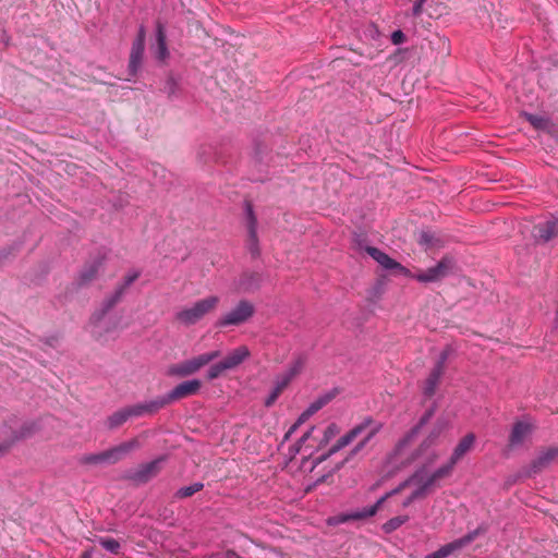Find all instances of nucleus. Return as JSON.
Returning <instances> with one entry per match:
<instances>
[{
  "instance_id": "obj_16",
  "label": "nucleus",
  "mask_w": 558,
  "mask_h": 558,
  "mask_svg": "<svg viewBox=\"0 0 558 558\" xmlns=\"http://www.w3.org/2000/svg\"><path fill=\"white\" fill-rule=\"evenodd\" d=\"M245 210L247 217V248L253 256L259 254L258 238H257V218L254 214L253 206L250 202L245 203Z\"/></svg>"
},
{
  "instance_id": "obj_41",
  "label": "nucleus",
  "mask_w": 558,
  "mask_h": 558,
  "mask_svg": "<svg viewBox=\"0 0 558 558\" xmlns=\"http://www.w3.org/2000/svg\"><path fill=\"white\" fill-rule=\"evenodd\" d=\"M527 119L535 128H542L544 125V119L541 117L530 114Z\"/></svg>"
},
{
  "instance_id": "obj_17",
  "label": "nucleus",
  "mask_w": 558,
  "mask_h": 558,
  "mask_svg": "<svg viewBox=\"0 0 558 558\" xmlns=\"http://www.w3.org/2000/svg\"><path fill=\"white\" fill-rule=\"evenodd\" d=\"M162 459H156L148 463L140 465L134 473L131 475V478L137 484H144L157 476V474L161 470Z\"/></svg>"
},
{
  "instance_id": "obj_40",
  "label": "nucleus",
  "mask_w": 558,
  "mask_h": 558,
  "mask_svg": "<svg viewBox=\"0 0 558 558\" xmlns=\"http://www.w3.org/2000/svg\"><path fill=\"white\" fill-rule=\"evenodd\" d=\"M391 40L395 45L402 44L404 41V34L401 31H396L391 35Z\"/></svg>"
},
{
  "instance_id": "obj_26",
  "label": "nucleus",
  "mask_w": 558,
  "mask_h": 558,
  "mask_svg": "<svg viewBox=\"0 0 558 558\" xmlns=\"http://www.w3.org/2000/svg\"><path fill=\"white\" fill-rule=\"evenodd\" d=\"M420 245L424 246L425 250L441 246V241L430 231H421L417 236Z\"/></svg>"
},
{
  "instance_id": "obj_30",
  "label": "nucleus",
  "mask_w": 558,
  "mask_h": 558,
  "mask_svg": "<svg viewBox=\"0 0 558 558\" xmlns=\"http://www.w3.org/2000/svg\"><path fill=\"white\" fill-rule=\"evenodd\" d=\"M409 521V515H397L385 522L381 526L383 531L390 534L398 530L401 525Z\"/></svg>"
},
{
  "instance_id": "obj_32",
  "label": "nucleus",
  "mask_w": 558,
  "mask_h": 558,
  "mask_svg": "<svg viewBox=\"0 0 558 558\" xmlns=\"http://www.w3.org/2000/svg\"><path fill=\"white\" fill-rule=\"evenodd\" d=\"M335 392H327L324 396L318 397L308 405L307 410L310 413L315 414L317 411L328 404L335 398Z\"/></svg>"
},
{
  "instance_id": "obj_3",
  "label": "nucleus",
  "mask_w": 558,
  "mask_h": 558,
  "mask_svg": "<svg viewBox=\"0 0 558 558\" xmlns=\"http://www.w3.org/2000/svg\"><path fill=\"white\" fill-rule=\"evenodd\" d=\"M220 303V298L209 295L195 302L192 306L178 312L175 318L179 323L191 326L198 323L206 315L214 312Z\"/></svg>"
},
{
  "instance_id": "obj_14",
  "label": "nucleus",
  "mask_w": 558,
  "mask_h": 558,
  "mask_svg": "<svg viewBox=\"0 0 558 558\" xmlns=\"http://www.w3.org/2000/svg\"><path fill=\"white\" fill-rule=\"evenodd\" d=\"M142 444L138 437H134L128 441L121 442L120 445L107 449V463H117L122 459L126 458L131 452L141 448Z\"/></svg>"
},
{
  "instance_id": "obj_33",
  "label": "nucleus",
  "mask_w": 558,
  "mask_h": 558,
  "mask_svg": "<svg viewBox=\"0 0 558 558\" xmlns=\"http://www.w3.org/2000/svg\"><path fill=\"white\" fill-rule=\"evenodd\" d=\"M104 315H105L104 310L98 311L92 316L90 322H89L90 332L95 337H98V338L101 337V335H102L101 323H102Z\"/></svg>"
},
{
  "instance_id": "obj_29",
  "label": "nucleus",
  "mask_w": 558,
  "mask_h": 558,
  "mask_svg": "<svg viewBox=\"0 0 558 558\" xmlns=\"http://www.w3.org/2000/svg\"><path fill=\"white\" fill-rule=\"evenodd\" d=\"M304 365H305V357L299 356L293 362V364L289 367V369L284 374L281 375V377L287 379L288 383H291V380L302 372Z\"/></svg>"
},
{
  "instance_id": "obj_24",
  "label": "nucleus",
  "mask_w": 558,
  "mask_h": 558,
  "mask_svg": "<svg viewBox=\"0 0 558 558\" xmlns=\"http://www.w3.org/2000/svg\"><path fill=\"white\" fill-rule=\"evenodd\" d=\"M366 252L369 256H372L379 265H381L385 269H398L404 270L403 266L389 257L386 253L381 252L377 247L368 246Z\"/></svg>"
},
{
  "instance_id": "obj_35",
  "label": "nucleus",
  "mask_w": 558,
  "mask_h": 558,
  "mask_svg": "<svg viewBox=\"0 0 558 558\" xmlns=\"http://www.w3.org/2000/svg\"><path fill=\"white\" fill-rule=\"evenodd\" d=\"M227 371H228V368L226 367L225 363L221 360L220 362L215 363L209 367V369L207 372V378L209 380L216 379Z\"/></svg>"
},
{
  "instance_id": "obj_8",
  "label": "nucleus",
  "mask_w": 558,
  "mask_h": 558,
  "mask_svg": "<svg viewBox=\"0 0 558 558\" xmlns=\"http://www.w3.org/2000/svg\"><path fill=\"white\" fill-rule=\"evenodd\" d=\"M35 432V423H25L19 429L7 424L0 426V454L7 452L16 441L31 437Z\"/></svg>"
},
{
  "instance_id": "obj_31",
  "label": "nucleus",
  "mask_w": 558,
  "mask_h": 558,
  "mask_svg": "<svg viewBox=\"0 0 558 558\" xmlns=\"http://www.w3.org/2000/svg\"><path fill=\"white\" fill-rule=\"evenodd\" d=\"M412 484L416 485L417 487L411 493V495L409 497H407L402 501V507L403 508L409 507L415 500L424 499L428 495V493L422 486L421 483H411L410 485H412Z\"/></svg>"
},
{
  "instance_id": "obj_21",
  "label": "nucleus",
  "mask_w": 558,
  "mask_h": 558,
  "mask_svg": "<svg viewBox=\"0 0 558 558\" xmlns=\"http://www.w3.org/2000/svg\"><path fill=\"white\" fill-rule=\"evenodd\" d=\"M532 426L523 421L515 422L509 436V447L517 448L523 445L531 434Z\"/></svg>"
},
{
  "instance_id": "obj_10",
  "label": "nucleus",
  "mask_w": 558,
  "mask_h": 558,
  "mask_svg": "<svg viewBox=\"0 0 558 558\" xmlns=\"http://www.w3.org/2000/svg\"><path fill=\"white\" fill-rule=\"evenodd\" d=\"M558 463V446L542 448L527 466L526 475L532 476Z\"/></svg>"
},
{
  "instance_id": "obj_45",
  "label": "nucleus",
  "mask_w": 558,
  "mask_h": 558,
  "mask_svg": "<svg viewBox=\"0 0 558 558\" xmlns=\"http://www.w3.org/2000/svg\"><path fill=\"white\" fill-rule=\"evenodd\" d=\"M81 558H89L87 553H84Z\"/></svg>"
},
{
  "instance_id": "obj_12",
  "label": "nucleus",
  "mask_w": 558,
  "mask_h": 558,
  "mask_svg": "<svg viewBox=\"0 0 558 558\" xmlns=\"http://www.w3.org/2000/svg\"><path fill=\"white\" fill-rule=\"evenodd\" d=\"M145 413H153L150 412L149 402L123 408L110 415L107 421V427L111 429L118 428L123 425L130 417L141 416Z\"/></svg>"
},
{
  "instance_id": "obj_5",
  "label": "nucleus",
  "mask_w": 558,
  "mask_h": 558,
  "mask_svg": "<svg viewBox=\"0 0 558 558\" xmlns=\"http://www.w3.org/2000/svg\"><path fill=\"white\" fill-rule=\"evenodd\" d=\"M435 413V408H430L425 412V414L420 418L417 425H415L396 446L393 452L390 454L389 460L393 464L407 465L410 464L416 456L411 454L409 457H404V450L410 445V442L416 437L420 433L421 428L432 418Z\"/></svg>"
},
{
  "instance_id": "obj_28",
  "label": "nucleus",
  "mask_w": 558,
  "mask_h": 558,
  "mask_svg": "<svg viewBox=\"0 0 558 558\" xmlns=\"http://www.w3.org/2000/svg\"><path fill=\"white\" fill-rule=\"evenodd\" d=\"M156 57L159 60H165L168 57V49L166 44V35L161 25L157 29V51Z\"/></svg>"
},
{
  "instance_id": "obj_43",
  "label": "nucleus",
  "mask_w": 558,
  "mask_h": 558,
  "mask_svg": "<svg viewBox=\"0 0 558 558\" xmlns=\"http://www.w3.org/2000/svg\"><path fill=\"white\" fill-rule=\"evenodd\" d=\"M300 425H296V422L290 427L288 433L286 434V438H289L291 434H293Z\"/></svg>"
},
{
  "instance_id": "obj_36",
  "label": "nucleus",
  "mask_w": 558,
  "mask_h": 558,
  "mask_svg": "<svg viewBox=\"0 0 558 558\" xmlns=\"http://www.w3.org/2000/svg\"><path fill=\"white\" fill-rule=\"evenodd\" d=\"M98 271V268L95 265H90L87 268H85L80 276V286L87 284L90 282Z\"/></svg>"
},
{
  "instance_id": "obj_18",
  "label": "nucleus",
  "mask_w": 558,
  "mask_h": 558,
  "mask_svg": "<svg viewBox=\"0 0 558 558\" xmlns=\"http://www.w3.org/2000/svg\"><path fill=\"white\" fill-rule=\"evenodd\" d=\"M140 276H141V271L140 270H131V271H129L123 277V279L117 284L112 295L109 299H107V308L116 305L117 303H119L122 300V298L124 296V294L128 291V289L131 287V284L136 279H138Z\"/></svg>"
},
{
  "instance_id": "obj_42",
  "label": "nucleus",
  "mask_w": 558,
  "mask_h": 558,
  "mask_svg": "<svg viewBox=\"0 0 558 558\" xmlns=\"http://www.w3.org/2000/svg\"><path fill=\"white\" fill-rule=\"evenodd\" d=\"M313 414L306 409L298 418L296 425H302L305 423Z\"/></svg>"
},
{
  "instance_id": "obj_27",
  "label": "nucleus",
  "mask_w": 558,
  "mask_h": 558,
  "mask_svg": "<svg viewBox=\"0 0 558 558\" xmlns=\"http://www.w3.org/2000/svg\"><path fill=\"white\" fill-rule=\"evenodd\" d=\"M289 384L290 383H288L287 379L279 376L276 379L274 389L271 390L270 395L268 396V398L265 401V405L271 407L276 402L278 397L282 393V391L289 386Z\"/></svg>"
},
{
  "instance_id": "obj_1",
  "label": "nucleus",
  "mask_w": 558,
  "mask_h": 558,
  "mask_svg": "<svg viewBox=\"0 0 558 558\" xmlns=\"http://www.w3.org/2000/svg\"><path fill=\"white\" fill-rule=\"evenodd\" d=\"M454 466L456 463H452V461L449 459V461L446 464L441 465L429 475H425L424 470H418L411 477L401 483L397 488L392 489L391 492L387 493L385 496L379 498L375 505L364 508L362 511H356L349 515H345L340 520V522H345L348 520H361L375 515L379 508L383 506V504L386 501V499L400 493L405 487L410 486L411 483H421L422 486L429 494L430 492L434 490L435 487L439 486L440 481L451 476Z\"/></svg>"
},
{
  "instance_id": "obj_6",
  "label": "nucleus",
  "mask_w": 558,
  "mask_h": 558,
  "mask_svg": "<svg viewBox=\"0 0 558 558\" xmlns=\"http://www.w3.org/2000/svg\"><path fill=\"white\" fill-rule=\"evenodd\" d=\"M255 314V306L248 300H241L236 305L221 315L216 322V327L240 326L247 323Z\"/></svg>"
},
{
  "instance_id": "obj_7",
  "label": "nucleus",
  "mask_w": 558,
  "mask_h": 558,
  "mask_svg": "<svg viewBox=\"0 0 558 558\" xmlns=\"http://www.w3.org/2000/svg\"><path fill=\"white\" fill-rule=\"evenodd\" d=\"M453 259L449 256H444L437 265L426 270L417 269L411 277L422 283L437 282L448 277L453 271Z\"/></svg>"
},
{
  "instance_id": "obj_37",
  "label": "nucleus",
  "mask_w": 558,
  "mask_h": 558,
  "mask_svg": "<svg viewBox=\"0 0 558 558\" xmlns=\"http://www.w3.org/2000/svg\"><path fill=\"white\" fill-rule=\"evenodd\" d=\"M106 546H107V551H110L113 555L120 554L121 544L118 541L107 537Z\"/></svg>"
},
{
  "instance_id": "obj_9",
  "label": "nucleus",
  "mask_w": 558,
  "mask_h": 558,
  "mask_svg": "<svg viewBox=\"0 0 558 558\" xmlns=\"http://www.w3.org/2000/svg\"><path fill=\"white\" fill-rule=\"evenodd\" d=\"M220 356V351H211L185 360L171 367L170 373L175 376L186 377L195 374L202 367Z\"/></svg>"
},
{
  "instance_id": "obj_4",
  "label": "nucleus",
  "mask_w": 558,
  "mask_h": 558,
  "mask_svg": "<svg viewBox=\"0 0 558 558\" xmlns=\"http://www.w3.org/2000/svg\"><path fill=\"white\" fill-rule=\"evenodd\" d=\"M202 387L198 379L186 380L175 386L169 393L149 401L150 412H157L168 404L196 395Z\"/></svg>"
},
{
  "instance_id": "obj_11",
  "label": "nucleus",
  "mask_w": 558,
  "mask_h": 558,
  "mask_svg": "<svg viewBox=\"0 0 558 558\" xmlns=\"http://www.w3.org/2000/svg\"><path fill=\"white\" fill-rule=\"evenodd\" d=\"M449 354V348L441 351L435 366L426 378L423 387V392L426 397H432L436 392L440 378L445 373L446 361L448 360Z\"/></svg>"
},
{
  "instance_id": "obj_25",
  "label": "nucleus",
  "mask_w": 558,
  "mask_h": 558,
  "mask_svg": "<svg viewBox=\"0 0 558 558\" xmlns=\"http://www.w3.org/2000/svg\"><path fill=\"white\" fill-rule=\"evenodd\" d=\"M448 428V423L445 420H437L433 429L429 432L428 436L422 441L420 446V451L425 450L432 446H434L439 436Z\"/></svg>"
},
{
  "instance_id": "obj_34",
  "label": "nucleus",
  "mask_w": 558,
  "mask_h": 558,
  "mask_svg": "<svg viewBox=\"0 0 558 558\" xmlns=\"http://www.w3.org/2000/svg\"><path fill=\"white\" fill-rule=\"evenodd\" d=\"M204 488V484L201 482L193 483L190 486L181 487L177 493L175 497L183 499L193 496Z\"/></svg>"
},
{
  "instance_id": "obj_22",
  "label": "nucleus",
  "mask_w": 558,
  "mask_h": 558,
  "mask_svg": "<svg viewBox=\"0 0 558 558\" xmlns=\"http://www.w3.org/2000/svg\"><path fill=\"white\" fill-rule=\"evenodd\" d=\"M475 440L476 437L473 433H469L462 437L450 457L452 463L457 464L468 452H470L474 447Z\"/></svg>"
},
{
  "instance_id": "obj_15",
  "label": "nucleus",
  "mask_w": 558,
  "mask_h": 558,
  "mask_svg": "<svg viewBox=\"0 0 558 558\" xmlns=\"http://www.w3.org/2000/svg\"><path fill=\"white\" fill-rule=\"evenodd\" d=\"M477 535H478V530H475L459 539H456L451 543H448V544L441 546L439 549L427 555L425 558H447L449 555H451L454 551L469 545L471 542H473L476 538Z\"/></svg>"
},
{
  "instance_id": "obj_46",
  "label": "nucleus",
  "mask_w": 558,
  "mask_h": 558,
  "mask_svg": "<svg viewBox=\"0 0 558 558\" xmlns=\"http://www.w3.org/2000/svg\"><path fill=\"white\" fill-rule=\"evenodd\" d=\"M4 255V257H8V254L7 253H1L0 256Z\"/></svg>"
},
{
  "instance_id": "obj_38",
  "label": "nucleus",
  "mask_w": 558,
  "mask_h": 558,
  "mask_svg": "<svg viewBox=\"0 0 558 558\" xmlns=\"http://www.w3.org/2000/svg\"><path fill=\"white\" fill-rule=\"evenodd\" d=\"M338 433V427L336 424H330L325 430V439L323 441L328 442L329 438L335 436Z\"/></svg>"
},
{
  "instance_id": "obj_13",
  "label": "nucleus",
  "mask_w": 558,
  "mask_h": 558,
  "mask_svg": "<svg viewBox=\"0 0 558 558\" xmlns=\"http://www.w3.org/2000/svg\"><path fill=\"white\" fill-rule=\"evenodd\" d=\"M558 235V219H550L539 222L533 227L532 236L537 243H547Z\"/></svg>"
},
{
  "instance_id": "obj_44",
  "label": "nucleus",
  "mask_w": 558,
  "mask_h": 558,
  "mask_svg": "<svg viewBox=\"0 0 558 558\" xmlns=\"http://www.w3.org/2000/svg\"><path fill=\"white\" fill-rule=\"evenodd\" d=\"M313 430V428H311V430L306 432L302 437H301V441H305L310 435H311V432Z\"/></svg>"
},
{
  "instance_id": "obj_39",
  "label": "nucleus",
  "mask_w": 558,
  "mask_h": 558,
  "mask_svg": "<svg viewBox=\"0 0 558 558\" xmlns=\"http://www.w3.org/2000/svg\"><path fill=\"white\" fill-rule=\"evenodd\" d=\"M426 2V0H415L412 13L414 16H420L423 11V5Z\"/></svg>"
},
{
  "instance_id": "obj_23",
  "label": "nucleus",
  "mask_w": 558,
  "mask_h": 558,
  "mask_svg": "<svg viewBox=\"0 0 558 558\" xmlns=\"http://www.w3.org/2000/svg\"><path fill=\"white\" fill-rule=\"evenodd\" d=\"M251 352L246 345H240L232 350L223 360L226 367L228 371L238 367L242 364Z\"/></svg>"
},
{
  "instance_id": "obj_2",
  "label": "nucleus",
  "mask_w": 558,
  "mask_h": 558,
  "mask_svg": "<svg viewBox=\"0 0 558 558\" xmlns=\"http://www.w3.org/2000/svg\"><path fill=\"white\" fill-rule=\"evenodd\" d=\"M383 423L375 421L372 416H366L363 418L361 423L355 425L352 429H350L347 434L340 437L337 442L330 448L329 454H332L340 449L347 447L351 444L357 436L362 433L366 432L364 438L359 441L354 448L350 451L349 457L345 460H349L350 457H353L360 453L365 446L369 442V440L381 430Z\"/></svg>"
},
{
  "instance_id": "obj_19",
  "label": "nucleus",
  "mask_w": 558,
  "mask_h": 558,
  "mask_svg": "<svg viewBox=\"0 0 558 558\" xmlns=\"http://www.w3.org/2000/svg\"><path fill=\"white\" fill-rule=\"evenodd\" d=\"M260 284L262 275L259 272L245 271L234 281V289L236 292L250 293L259 289Z\"/></svg>"
},
{
  "instance_id": "obj_20",
  "label": "nucleus",
  "mask_w": 558,
  "mask_h": 558,
  "mask_svg": "<svg viewBox=\"0 0 558 558\" xmlns=\"http://www.w3.org/2000/svg\"><path fill=\"white\" fill-rule=\"evenodd\" d=\"M144 48H145L144 29L141 28L138 37L133 43V46L131 49V54H130L129 68H130V72L132 74H135L141 66L143 54H144Z\"/></svg>"
}]
</instances>
